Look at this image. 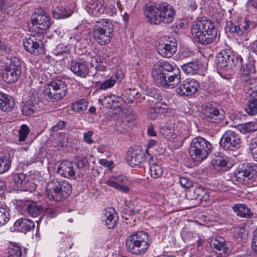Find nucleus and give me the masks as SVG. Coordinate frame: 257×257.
Instances as JSON below:
<instances>
[{
  "label": "nucleus",
  "mask_w": 257,
  "mask_h": 257,
  "mask_svg": "<svg viewBox=\"0 0 257 257\" xmlns=\"http://www.w3.org/2000/svg\"><path fill=\"white\" fill-rule=\"evenodd\" d=\"M242 58L238 59L232 55L229 50H222L217 53L216 56V64L218 69L228 70L233 66H238L241 64Z\"/></svg>",
  "instance_id": "8"
},
{
  "label": "nucleus",
  "mask_w": 257,
  "mask_h": 257,
  "mask_svg": "<svg viewBox=\"0 0 257 257\" xmlns=\"http://www.w3.org/2000/svg\"><path fill=\"white\" fill-rule=\"evenodd\" d=\"M14 226L17 230L26 233L34 229L35 223L31 219L22 217L15 221Z\"/></svg>",
  "instance_id": "30"
},
{
  "label": "nucleus",
  "mask_w": 257,
  "mask_h": 257,
  "mask_svg": "<svg viewBox=\"0 0 257 257\" xmlns=\"http://www.w3.org/2000/svg\"><path fill=\"white\" fill-rule=\"evenodd\" d=\"M31 23L33 26L42 31L38 32L40 33H43L47 30L51 24L50 17L41 8L35 9V17L31 19Z\"/></svg>",
  "instance_id": "13"
},
{
  "label": "nucleus",
  "mask_w": 257,
  "mask_h": 257,
  "mask_svg": "<svg viewBox=\"0 0 257 257\" xmlns=\"http://www.w3.org/2000/svg\"><path fill=\"white\" fill-rule=\"evenodd\" d=\"M117 218L115 210L113 208H108L104 210L102 220L108 228H113L117 224Z\"/></svg>",
  "instance_id": "28"
},
{
  "label": "nucleus",
  "mask_w": 257,
  "mask_h": 257,
  "mask_svg": "<svg viewBox=\"0 0 257 257\" xmlns=\"http://www.w3.org/2000/svg\"><path fill=\"white\" fill-rule=\"evenodd\" d=\"M211 247L216 251H218L222 256L229 255L230 252V243L226 241L225 239L218 236L211 240Z\"/></svg>",
  "instance_id": "18"
},
{
  "label": "nucleus",
  "mask_w": 257,
  "mask_h": 257,
  "mask_svg": "<svg viewBox=\"0 0 257 257\" xmlns=\"http://www.w3.org/2000/svg\"><path fill=\"white\" fill-rule=\"evenodd\" d=\"M105 183L108 186L117 189L119 183H118L114 177L109 180L106 181Z\"/></svg>",
  "instance_id": "61"
},
{
  "label": "nucleus",
  "mask_w": 257,
  "mask_h": 257,
  "mask_svg": "<svg viewBox=\"0 0 257 257\" xmlns=\"http://www.w3.org/2000/svg\"><path fill=\"white\" fill-rule=\"evenodd\" d=\"M182 70L188 75L199 73L206 69V66L199 61L189 62L182 66Z\"/></svg>",
  "instance_id": "27"
},
{
  "label": "nucleus",
  "mask_w": 257,
  "mask_h": 257,
  "mask_svg": "<svg viewBox=\"0 0 257 257\" xmlns=\"http://www.w3.org/2000/svg\"><path fill=\"white\" fill-rule=\"evenodd\" d=\"M245 111L250 115H253L257 113V98H252L248 100Z\"/></svg>",
  "instance_id": "41"
},
{
  "label": "nucleus",
  "mask_w": 257,
  "mask_h": 257,
  "mask_svg": "<svg viewBox=\"0 0 257 257\" xmlns=\"http://www.w3.org/2000/svg\"><path fill=\"white\" fill-rule=\"evenodd\" d=\"M150 173L151 176L157 179L161 177L163 174V169L160 164L156 163L150 162Z\"/></svg>",
  "instance_id": "38"
},
{
  "label": "nucleus",
  "mask_w": 257,
  "mask_h": 257,
  "mask_svg": "<svg viewBox=\"0 0 257 257\" xmlns=\"http://www.w3.org/2000/svg\"><path fill=\"white\" fill-rule=\"evenodd\" d=\"M69 51V49L67 46L61 44L57 46L56 48L54 50L53 53L56 56H59L67 54Z\"/></svg>",
  "instance_id": "52"
},
{
  "label": "nucleus",
  "mask_w": 257,
  "mask_h": 257,
  "mask_svg": "<svg viewBox=\"0 0 257 257\" xmlns=\"http://www.w3.org/2000/svg\"><path fill=\"white\" fill-rule=\"evenodd\" d=\"M191 32L194 40L202 45L211 44L219 38L214 24L205 18H198L192 22Z\"/></svg>",
  "instance_id": "1"
},
{
  "label": "nucleus",
  "mask_w": 257,
  "mask_h": 257,
  "mask_svg": "<svg viewBox=\"0 0 257 257\" xmlns=\"http://www.w3.org/2000/svg\"><path fill=\"white\" fill-rule=\"evenodd\" d=\"M5 67L1 74L2 79L7 83L16 82L21 73V61L17 57H5Z\"/></svg>",
  "instance_id": "5"
},
{
  "label": "nucleus",
  "mask_w": 257,
  "mask_h": 257,
  "mask_svg": "<svg viewBox=\"0 0 257 257\" xmlns=\"http://www.w3.org/2000/svg\"><path fill=\"white\" fill-rule=\"evenodd\" d=\"M180 185L184 188H189L192 185V182L188 178L184 177L180 178Z\"/></svg>",
  "instance_id": "55"
},
{
  "label": "nucleus",
  "mask_w": 257,
  "mask_h": 257,
  "mask_svg": "<svg viewBox=\"0 0 257 257\" xmlns=\"http://www.w3.org/2000/svg\"><path fill=\"white\" fill-rule=\"evenodd\" d=\"M54 18L56 19H64L70 16L72 12L67 10L65 8L57 7L52 11Z\"/></svg>",
  "instance_id": "37"
},
{
  "label": "nucleus",
  "mask_w": 257,
  "mask_h": 257,
  "mask_svg": "<svg viewBox=\"0 0 257 257\" xmlns=\"http://www.w3.org/2000/svg\"><path fill=\"white\" fill-rule=\"evenodd\" d=\"M242 64V63L241 64ZM240 77L241 79L245 81L247 85L249 82H251V71L253 70V66L251 64L247 65H240Z\"/></svg>",
  "instance_id": "36"
},
{
  "label": "nucleus",
  "mask_w": 257,
  "mask_h": 257,
  "mask_svg": "<svg viewBox=\"0 0 257 257\" xmlns=\"http://www.w3.org/2000/svg\"><path fill=\"white\" fill-rule=\"evenodd\" d=\"M78 169L84 168L87 164V160L86 157L84 156H77L75 159V163Z\"/></svg>",
  "instance_id": "53"
},
{
  "label": "nucleus",
  "mask_w": 257,
  "mask_h": 257,
  "mask_svg": "<svg viewBox=\"0 0 257 257\" xmlns=\"http://www.w3.org/2000/svg\"><path fill=\"white\" fill-rule=\"evenodd\" d=\"M257 22L250 21L245 18L242 24L239 25L233 23L231 21H227L225 27L226 33H234L238 36H241L243 34V31H248L255 28Z\"/></svg>",
  "instance_id": "14"
},
{
  "label": "nucleus",
  "mask_w": 257,
  "mask_h": 257,
  "mask_svg": "<svg viewBox=\"0 0 257 257\" xmlns=\"http://www.w3.org/2000/svg\"><path fill=\"white\" fill-rule=\"evenodd\" d=\"M18 205L24 208L29 215L32 217L40 215L43 211L42 206L36 202H28L20 200L18 201Z\"/></svg>",
  "instance_id": "23"
},
{
  "label": "nucleus",
  "mask_w": 257,
  "mask_h": 257,
  "mask_svg": "<svg viewBox=\"0 0 257 257\" xmlns=\"http://www.w3.org/2000/svg\"><path fill=\"white\" fill-rule=\"evenodd\" d=\"M19 6L12 0H1L0 10L1 12L7 16H12L15 11L18 10Z\"/></svg>",
  "instance_id": "31"
},
{
  "label": "nucleus",
  "mask_w": 257,
  "mask_h": 257,
  "mask_svg": "<svg viewBox=\"0 0 257 257\" xmlns=\"http://www.w3.org/2000/svg\"><path fill=\"white\" fill-rule=\"evenodd\" d=\"M74 164L71 162L63 161L60 164L55 165L56 172L62 177L73 179L75 177Z\"/></svg>",
  "instance_id": "19"
},
{
  "label": "nucleus",
  "mask_w": 257,
  "mask_h": 257,
  "mask_svg": "<svg viewBox=\"0 0 257 257\" xmlns=\"http://www.w3.org/2000/svg\"><path fill=\"white\" fill-rule=\"evenodd\" d=\"M177 47L175 41H170L169 43L159 44L157 48L158 53L165 58L171 57L177 51Z\"/></svg>",
  "instance_id": "24"
},
{
  "label": "nucleus",
  "mask_w": 257,
  "mask_h": 257,
  "mask_svg": "<svg viewBox=\"0 0 257 257\" xmlns=\"http://www.w3.org/2000/svg\"><path fill=\"white\" fill-rule=\"evenodd\" d=\"M36 109V107L34 104L28 102L24 105L22 111L24 115L29 116L33 114Z\"/></svg>",
  "instance_id": "49"
},
{
  "label": "nucleus",
  "mask_w": 257,
  "mask_h": 257,
  "mask_svg": "<svg viewBox=\"0 0 257 257\" xmlns=\"http://www.w3.org/2000/svg\"><path fill=\"white\" fill-rule=\"evenodd\" d=\"M150 244L149 234L142 231L133 232L127 237L125 241L127 251L136 255L144 254Z\"/></svg>",
  "instance_id": "3"
},
{
  "label": "nucleus",
  "mask_w": 257,
  "mask_h": 257,
  "mask_svg": "<svg viewBox=\"0 0 257 257\" xmlns=\"http://www.w3.org/2000/svg\"><path fill=\"white\" fill-rule=\"evenodd\" d=\"M240 130L243 134L252 133L257 131V123L249 122L241 124Z\"/></svg>",
  "instance_id": "43"
},
{
  "label": "nucleus",
  "mask_w": 257,
  "mask_h": 257,
  "mask_svg": "<svg viewBox=\"0 0 257 257\" xmlns=\"http://www.w3.org/2000/svg\"><path fill=\"white\" fill-rule=\"evenodd\" d=\"M15 105V101L11 96L0 92V109L1 110L4 111H10Z\"/></svg>",
  "instance_id": "32"
},
{
  "label": "nucleus",
  "mask_w": 257,
  "mask_h": 257,
  "mask_svg": "<svg viewBox=\"0 0 257 257\" xmlns=\"http://www.w3.org/2000/svg\"><path fill=\"white\" fill-rule=\"evenodd\" d=\"M67 92V85L61 80L52 81L44 88L43 93L47 99L52 101H58L64 98Z\"/></svg>",
  "instance_id": "7"
},
{
  "label": "nucleus",
  "mask_w": 257,
  "mask_h": 257,
  "mask_svg": "<svg viewBox=\"0 0 257 257\" xmlns=\"http://www.w3.org/2000/svg\"><path fill=\"white\" fill-rule=\"evenodd\" d=\"M8 257H22V251L20 246L16 243H11L8 247Z\"/></svg>",
  "instance_id": "40"
},
{
  "label": "nucleus",
  "mask_w": 257,
  "mask_h": 257,
  "mask_svg": "<svg viewBox=\"0 0 257 257\" xmlns=\"http://www.w3.org/2000/svg\"><path fill=\"white\" fill-rule=\"evenodd\" d=\"M117 80H118V78L116 75L112 76L110 78L103 81L101 84L100 89L106 90L111 88L114 86Z\"/></svg>",
  "instance_id": "48"
},
{
  "label": "nucleus",
  "mask_w": 257,
  "mask_h": 257,
  "mask_svg": "<svg viewBox=\"0 0 257 257\" xmlns=\"http://www.w3.org/2000/svg\"><path fill=\"white\" fill-rule=\"evenodd\" d=\"M72 189V187L68 182L54 179L48 183L45 194L49 200L62 201L69 196Z\"/></svg>",
  "instance_id": "2"
},
{
  "label": "nucleus",
  "mask_w": 257,
  "mask_h": 257,
  "mask_svg": "<svg viewBox=\"0 0 257 257\" xmlns=\"http://www.w3.org/2000/svg\"><path fill=\"white\" fill-rule=\"evenodd\" d=\"M11 166V160L10 158L6 157L0 158V174L8 171Z\"/></svg>",
  "instance_id": "47"
},
{
  "label": "nucleus",
  "mask_w": 257,
  "mask_h": 257,
  "mask_svg": "<svg viewBox=\"0 0 257 257\" xmlns=\"http://www.w3.org/2000/svg\"><path fill=\"white\" fill-rule=\"evenodd\" d=\"M241 138L239 134L232 130L225 132L219 141L220 146L226 151H234L241 146Z\"/></svg>",
  "instance_id": "11"
},
{
  "label": "nucleus",
  "mask_w": 257,
  "mask_h": 257,
  "mask_svg": "<svg viewBox=\"0 0 257 257\" xmlns=\"http://www.w3.org/2000/svg\"><path fill=\"white\" fill-rule=\"evenodd\" d=\"M92 35L100 45L108 44L113 37V25L106 19L97 21L96 24L93 27Z\"/></svg>",
  "instance_id": "6"
},
{
  "label": "nucleus",
  "mask_w": 257,
  "mask_h": 257,
  "mask_svg": "<svg viewBox=\"0 0 257 257\" xmlns=\"http://www.w3.org/2000/svg\"><path fill=\"white\" fill-rule=\"evenodd\" d=\"M114 53L113 51H108L107 49H103V52L101 55V58H99V62H104L105 63H108L114 58Z\"/></svg>",
  "instance_id": "46"
},
{
  "label": "nucleus",
  "mask_w": 257,
  "mask_h": 257,
  "mask_svg": "<svg viewBox=\"0 0 257 257\" xmlns=\"http://www.w3.org/2000/svg\"><path fill=\"white\" fill-rule=\"evenodd\" d=\"M176 92L180 96L190 95L196 93L199 87L198 82L193 79L187 78L182 82H180Z\"/></svg>",
  "instance_id": "16"
},
{
  "label": "nucleus",
  "mask_w": 257,
  "mask_h": 257,
  "mask_svg": "<svg viewBox=\"0 0 257 257\" xmlns=\"http://www.w3.org/2000/svg\"><path fill=\"white\" fill-rule=\"evenodd\" d=\"M202 113L204 119L210 122L218 123L224 118V112L219 110L215 104L212 102H208L202 105Z\"/></svg>",
  "instance_id": "12"
},
{
  "label": "nucleus",
  "mask_w": 257,
  "mask_h": 257,
  "mask_svg": "<svg viewBox=\"0 0 257 257\" xmlns=\"http://www.w3.org/2000/svg\"><path fill=\"white\" fill-rule=\"evenodd\" d=\"M248 85V89L252 90V92L257 94V81L255 79H251V82L247 84Z\"/></svg>",
  "instance_id": "60"
},
{
  "label": "nucleus",
  "mask_w": 257,
  "mask_h": 257,
  "mask_svg": "<svg viewBox=\"0 0 257 257\" xmlns=\"http://www.w3.org/2000/svg\"><path fill=\"white\" fill-rule=\"evenodd\" d=\"M66 125V122L60 120L56 125L53 126L51 130L52 132H57L59 130H62L65 128Z\"/></svg>",
  "instance_id": "56"
},
{
  "label": "nucleus",
  "mask_w": 257,
  "mask_h": 257,
  "mask_svg": "<svg viewBox=\"0 0 257 257\" xmlns=\"http://www.w3.org/2000/svg\"><path fill=\"white\" fill-rule=\"evenodd\" d=\"M9 209L7 207H0V227L9 221Z\"/></svg>",
  "instance_id": "44"
},
{
  "label": "nucleus",
  "mask_w": 257,
  "mask_h": 257,
  "mask_svg": "<svg viewBox=\"0 0 257 257\" xmlns=\"http://www.w3.org/2000/svg\"><path fill=\"white\" fill-rule=\"evenodd\" d=\"M99 163L102 166L107 167L109 169H111L113 168V163L108 161L106 159H101L99 161Z\"/></svg>",
  "instance_id": "62"
},
{
  "label": "nucleus",
  "mask_w": 257,
  "mask_h": 257,
  "mask_svg": "<svg viewBox=\"0 0 257 257\" xmlns=\"http://www.w3.org/2000/svg\"><path fill=\"white\" fill-rule=\"evenodd\" d=\"M29 132V128L26 124L22 125L19 130V141H25Z\"/></svg>",
  "instance_id": "50"
},
{
  "label": "nucleus",
  "mask_w": 257,
  "mask_h": 257,
  "mask_svg": "<svg viewBox=\"0 0 257 257\" xmlns=\"http://www.w3.org/2000/svg\"><path fill=\"white\" fill-rule=\"evenodd\" d=\"M173 77L172 75H169L168 77L167 75L163 72L161 69H159L155 66L152 71V76L156 84L163 86L165 88H174L178 86V78L176 76Z\"/></svg>",
  "instance_id": "10"
},
{
  "label": "nucleus",
  "mask_w": 257,
  "mask_h": 257,
  "mask_svg": "<svg viewBox=\"0 0 257 257\" xmlns=\"http://www.w3.org/2000/svg\"><path fill=\"white\" fill-rule=\"evenodd\" d=\"M121 100V97L116 96L114 95H108L104 98V102L108 104V107H116L117 104L120 103Z\"/></svg>",
  "instance_id": "42"
},
{
  "label": "nucleus",
  "mask_w": 257,
  "mask_h": 257,
  "mask_svg": "<svg viewBox=\"0 0 257 257\" xmlns=\"http://www.w3.org/2000/svg\"><path fill=\"white\" fill-rule=\"evenodd\" d=\"M0 51L2 55H8L11 53L12 50L8 47L5 43L3 42L0 43Z\"/></svg>",
  "instance_id": "57"
},
{
  "label": "nucleus",
  "mask_w": 257,
  "mask_h": 257,
  "mask_svg": "<svg viewBox=\"0 0 257 257\" xmlns=\"http://www.w3.org/2000/svg\"><path fill=\"white\" fill-rule=\"evenodd\" d=\"M256 139L253 140L250 144V152L253 158L257 161V141Z\"/></svg>",
  "instance_id": "54"
},
{
  "label": "nucleus",
  "mask_w": 257,
  "mask_h": 257,
  "mask_svg": "<svg viewBox=\"0 0 257 257\" xmlns=\"http://www.w3.org/2000/svg\"><path fill=\"white\" fill-rule=\"evenodd\" d=\"M162 10V23L164 24H170L174 20L175 11L173 8L167 3L160 4Z\"/></svg>",
  "instance_id": "29"
},
{
  "label": "nucleus",
  "mask_w": 257,
  "mask_h": 257,
  "mask_svg": "<svg viewBox=\"0 0 257 257\" xmlns=\"http://www.w3.org/2000/svg\"><path fill=\"white\" fill-rule=\"evenodd\" d=\"M88 106V102L85 99H81L73 103L72 109L76 112H80L85 110Z\"/></svg>",
  "instance_id": "39"
},
{
  "label": "nucleus",
  "mask_w": 257,
  "mask_h": 257,
  "mask_svg": "<svg viewBox=\"0 0 257 257\" xmlns=\"http://www.w3.org/2000/svg\"><path fill=\"white\" fill-rule=\"evenodd\" d=\"M232 208L237 215L241 217L249 218L253 216V213L251 211L250 208L245 204H235Z\"/></svg>",
  "instance_id": "34"
},
{
  "label": "nucleus",
  "mask_w": 257,
  "mask_h": 257,
  "mask_svg": "<svg viewBox=\"0 0 257 257\" xmlns=\"http://www.w3.org/2000/svg\"><path fill=\"white\" fill-rule=\"evenodd\" d=\"M88 13L95 17L99 16L104 13L105 6L103 0H90L86 6Z\"/></svg>",
  "instance_id": "21"
},
{
  "label": "nucleus",
  "mask_w": 257,
  "mask_h": 257,
  "mask_svg": "<svg viewBox=\"0 0 257 257\" xmlns=\"http://www.w3.org/2000/svg\"><path fill=\"white\" fill-rule=\"evenodd\" d=\"M238 182L249 184L257 177V166L249 164L239 165L234 173Z\"/></svg>",
  "instance_id": "9"
},
{
  "label": "nucleus",
  "mask_w": 257,
  "mask_h": 257,
  "mask_svg": "<svg viewBox=\"0 0 257 257\" xmlns=\"http://www.w3.org/2000/svg\"><path fill=\"white\" fill-rule=\"evenodd\" d=\"M71 70L77 76L84 78L89 73V67L87 63L83 60L72 61Z\"/></svg>",
  "instance_id": "22"
},
{
  "label": "nucleus",
  "mask_w": 257,
  "mask_h": 257,
  "mask_svg": "<svg viewBox=\"0 0 257 257\" xmlns=\"http://www.w3.org/2000/svg\"><path fill=\"white\" fill-rule=\"evenodd\" d=\"M73 242H72L71 238L70 236L66 237L61 240L60 245L61 247V251H65L66 249H70Z\"/></svg>",
  "instance_id": "51"
},
{
  "label": "nucleus",
  "mask_w": 257,
  "mask_h": 257,
  "mask_svg": "<svg viewBox=\"0 0 257 257\" xmlns=\"http://www.w3.org/2000/svg\"><path fill=\"white\" fill-rule=\"evenodd\" d=\"M26 51L38 55L42 51L43 43L39 36L28 35L23 41Z\"/></svg>",
  "instance_id": "15"
},
{
  "label": "nucleus",
  "mask_w": 257,
  "mask_h": 257,
  "mask_svg": "<svg viewBox=\"0 0 257 257\" xmlns=\"http://www.w3.org/2000/svg\"><path fill=\"white\" fill-rule=\"evenodd\" d=\"M212 146L207 140L201 137L192 139L189 148V154L195 161L200 162L205 160L211 153Z\"/></svg>",
  "instance_id": "4"
},
{
  "label": "nucleus",
  "mask_w": 257,
  "mask_h": 257,
  "mask_svg": "<svg viewBox=\"0 0 257 257\" xmlns=\"http://www.w3.org/2000/svg\"><path fill=\"white\" fill-rule=\"evenodd\" d=\"M145 155L140 149L130 148L126 156L127 163L132 167L140 166L145 161Z\"/></svg>",
  "instance_id": "20"
},
{
  "label": "nucleus",
  "mask_w": 257,
  "mask_h": 257,
  "mask_svg": "<svg viewBox=\"0 0 257 257\" xmlns=\"http://www.w3.org/2000/svg\"><path fill=\"white\" fill-rule=\"evenodd\" d=\"M92 135L93 132L92 131H88L84 133L83 136L84 141L88 144H92L94 142L93 140L91 139Z\"/></svg>",
  "instance_id": "59"
},
{
  "label": "nucleus",
  "mask_w": 257,
  "mask_h": 257,
  "mask_svg": "<svg viewBox=\"0 0 257 257\" xmlns=\"http://www.w3.org/2000/svg\"><path fill=\"white\" fill-rule=\"evenodd\" d=\"M187 196L190 199H199L200 201H206L209 198L207 191L200 186L196 187L193 192L190 191Z\"/></svg>",
  "instance_id": "33"
},
{
  "label": "nucleus",
  "mask_w": 257,
  "mask_h": 257,
  "mask_svg": "<svg viewBox=\"0 0 257 257\" xmlns=\"http://www.w3.org/2000/svg\"><path fill=\"white\" fill-rule=\"evenodd\" d=\"M162 10L160 4L150 5L145 10V15L152 24H160L162 23Z\"/></svg>",
  "instance_id": "17"
},
{
  "label": "nucleus",
  "mask_w": 257,
  "mask_h": 257,
  "mask_svg": "<svg viewBox=\"0 0 257 257\" xmlns=\"http://www.w3.org/2000/svg\"><path fill=\"white\" fill-rule=\"evenodd\" d=\"M197 5L195 0H191L189 2L188 7L191 11H195L197 8Z\"/></svg>",
  "instance_id": "64"
},
{
  "label": "nucleus",
  "mask_w": 257,
  "mask_h": 257,
  "mask_svg": "<svg viewBox=\"0 0 257 257\" xmlns=\"http://www.w3.org/2000/svg\"><path fill=\"white\" fill-rule=\"evenodd\" d=\"M211 163L216 169L223 171H227L231 167V164L228 162L226 159L222 156L216 157L212 159Z\"/></svg>",
  "instance_id": "35"
},
{
  "label": "nucleus",
  "mask_w": 257,
  "mask_h": 257,
  "mask_svg": "<svg viewBox=\"0 0 257 257\" xmlns=\"http://www.w3.org/2000/svg\"><path fill=\"white\" fill-rule=\"evenodd\" d=\"M155 66L159 69H161L163 72L165 73L167 75L168 77H169L170 75L175 77V75L174 74H176V76L178 78V85L180 82V70L176 66H173L171 63L167 61L160 62Z\"/></svg>",
  "instance_id": "26"
},
{
  "label": "nucleus",
  "mask_w": 257,
  "mask_h": 257,
  "mask_svg": "<svg viewBox=\"0 0 257 257\" xmlns=\"http://www.w3.org/2000/svg\"><path fill=\"white\" fill-rule=\"evenodd\" d=\"M135 124L134 119L133 117H127L116 120L115 131L119 134H124L130 131Z\"/></svg>",
  "instance_id": "25"
},
{
  "label": "nucleus",
  "mask_w": 257,
  "mask_h": 257,
  "mask_svg": "<svg viewBox=\"0 0 257 257\" xmlns=\"http://www.w3.org/2000/svg\"><path fill=\"white\" fill-rule=\"evenodd\" d=\"M118 183L122 184H126L128 182V179L126 177L124 176H119L114 177Z\"/></svg>",
  "instance_id": "63"
},
{
  "label": "nucleus",
  "mask_w": 257,
  "mask_h": 257,
  "mask_svg": "<svg viewBox=\"0 0 257 257\" xmlns=\"http://www.w3.org/2000/svg\"><path fill=\"white\" fill-rule=\"evenodd\" d=\"M158 108H150L148 112V116L151 119H155L158 116Z\"/></svg>",
  "instance_id": "58"
},
{
  "label": "nucleus",
  "mask_w": 257,
  "mask_h": 257,
  "mask_svg": "<svg viewBox=\"0 0 257 257\" xmlns=\"http://www.w3.org/2000/svg\"><path fill=\"white\" fill-rule=\"evenodd\" d=\"M14 180L18 186L21 187L24 185V188L26 187L28 181L26 175L23 173L16 174L14 177Z\"/></svg>",
  "instance_id": "45"
}]
</instances>
